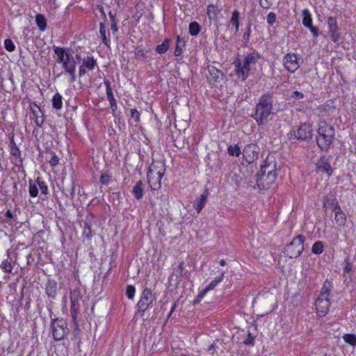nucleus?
<instances>
[{"label": "nucleus", "mask_w": 356, "mask_h": 356, "mask_svg": "<svg viewBox=\"0 0 356 356\" xmlns=\"http://www.w3.org/2000/svg\"><path fill=\"white\" fill-rule=\"evenodd\" d=\"M240 13L235 10L232 12L229 23L235 28V33L238 31L240 26Z\"/></svg>", "instance_id": "nucleus-30"}, {"label": "nucleus", "mask_w": 356, "mask_h": 356, "mask_svg": "<svg viewBox=\"0 0 356 356\" xmlns=\"http://www.w3.org/2000/svg\"><path fill=\"white\" fill-rule=\"evenodd\" d=\"M227 152L230 156L236 157H238L241 154V149L238 145H229L227 148Z\"/></svg>", "instance_id": "nucleus-42"}, {"label": "nucleus", "mask_w": 356, "mask_h": 356, "mask_svg": "<svg viewBox=\"0 0 356 356\" xmlns=\"http://www.w3.org/2000/svg\"><path fill=\"white\" fill-rule=\"evenodd\" d=\"M344 341L349 345L356 346V335L354 334H345L343 336Z\"/></svg>", "instance_id": "nucleus-44"}, {"label": "nucleus", "mask_w": 356, "mask_h": 356, "mask_svg": "<svg viewBox=\"0 0 356 356\" xmlns=\"http://www.w3.org/2000/svg\"><path fill=\"white\" fill-rule=\"evenodd\" d=\"M67 325L64 318H51L50 328L55 341L63 340L68 334L70 330Z\"/></svg>", "instance_id": "nucleus-8"}, {"label": "nucleus", "mask_w": 356, "mask_h": 356, "mask_svg": "<svg viewBox=\"0 0 356 356\" xmlns=\"http://www.w3.org/2000/svg\"><path fill=\"white\" fill-rule=\"evenodd\" d=\"M209 195V190L206 188L204 191L203 193L195 200L194 207L196 209L197 213H200L202 209L205 206V204L207 202Z\"/></svg>", "instance_id": "nucleus-19"}, {"label": "nucleus", "mask_w": 356, "mask_h": 356, "mask_svg": "<svg viewBox=\"0 0 356 356\" xmlns=\"http://www.w3.org/2000/svg\"><path fill=\"white\" fill-rule=\"evenodd\" d=\"M343 263L345 264L343 269V277L344 278L343 282L348 286L352 282L351 272L353 270V265L352 263L350 262V259L348 257H346L345 258Z\"/></svg>", "instance_id": "nucleus-17"}, {"label": "nucleus", "mask_w": 356, "mask_h": 356, "mask_svg": "<svg viewBox=\"0 0 356 356\" xmlns=\"http://www.w3.org/2000/svg\"><path fill=\"white\" fill-rule=\"evenodd\" d=\"M277 19V15L273 12H270L267 15V23L269 25H273Z\"/></svg>", "instance_id": "nucleus-55"}, {"label": "nucleus", "mask_w": 356, "mask_h": 356, "mask_svg": "<svg viewBox=\"0 0 356 356\" xmlns=\"http://www.w3.org/2000/svg\"><path fill=\"white\" fill-rule=\"evenodd\" d=\"M35 23L40 31H44L47 29V19L42 14H37Z\"/></svg>", "instance_id": "nucleus-31"}, {"label": "nucleus", "mask_w": 356, "mask_h": 356, "mask_svg": "<svg viewBox=\"0 0 356 356\" xmlns=\"http://www.w3.org/2000/svg\"><path fill=\"white\" fill-rule=\"evenodd\" d=\"M12 156L11 162L17 168H22L23 159L22 158L21 151L19 148H13L10 150Z\"/></svg>", "instance_id": "nucleus-21"}, {"label": "nucleus", "mask_w": 356, "mask_h": 356, "mask_svg": "<svg viewBox=\"0 0 356 356\" xmlns=\"http://www.w3.org/2000/svg\"><path fill=\"white\" fill-rule=\"evenodd\" d=\"M330 305V298L318 296L315 301L317 315L320 317L325 316L328 313Z\"/></svg>", "instance_id": "nucleus-12"}, {"label": "nucleus", "mask_w": 356, "mask_h": 356, "mask_svg": "<svg viewBox=\"0 0 356 356\" xmlns=\"http://www.w3.org/2000/svg\"><path fill=\"white\" fill-rule=\"evenodd\" d=\"M170 42V40L169 38H165L161 44L156 46L155 51L159 54H165L169 49Z\"/></svg>", "instance_id": "nucleus-33"}, {"label": "nucleus", "mask_w": 356, "mask_h": 356, "mask_svg": "<svg viewBox=\"0 0 356 356\" xmlns=\"http://www.w3.org/2000/svg\"><path fill=\"white\" fill-rule=\"evenodd\" d=\"M54 51L55 54L57 55V62L58 63H61L62 65L63 63L67 62L70 57V55L66 52L65 49L63 47L54 46Z\"/></svg>", "instance_id": "nucleus-20"}, {"label": "nucleus", "mask_w": 356, "mask_h": 356, "mask_svg": "<svg viewBox=\"0 0 356 356\" xmlns=\"http://www.w3.org/2000/svg\"><path fill=\"white\" fill-rule=\"evenodd\" d=\"M335 138V129L328 124L325 120L318 123L316 143L322 151H327L333 143Z\"/></svg>", "instance_id": "nucleus-4"}, {"label": "nucleus", "mask_w": 356, "mask_h": 356, "mask_svg": "<svg viewBox=\"0 0 356 356\" xmlns=\"http://www.w3.org/2000/svg\"><path fill=\"white\" fill-rule=\"evenodd\" d=\"M99 33L102 42L108 47L110 46V32L106 31L105 23L101 22L99 24Z\"/></svg>", "instance_id": "nucleus-25"}, {"label": "nucleus", "mask_w": 356, "mask_h": 356, "mask_svg": "<svg viewBox=\"0 0 356 356\" xmlns=\"http://www.w3.org/2000/svg\"><path fill=\"white\" fill-rule=\"evenodd\" d=\"M251 24H248L246 31L244 32L243 35L242 42H243L244 46H247L248 43L250 41V34H251Z\"/></svg>", "instance_id": "nucleus-49"}, {"label": "nucleus", "mask_w": 356, "mask_h": 356, "mask_svg": "<svg viewBox=\"0 0 356 356\" xmlns=\"http://www.w3.org/2000/svg\"><path fill=\"white\" fill-rule=\"evenodd\" d=\"M58 284L54 280L49 279L45 288V293L49 299H55L57 296Z\"/></svg>", "instance_id": "nucleus-18"}, {"label": "nucleus", "mask_w": 356, "mask_h": 356, "mask_svg": "<svg viewBox=\"0 0 356 356\" xmlns=\"http://www.w3.org/2000/svg\"><path fill=\"white\" fill-rule=\"evenodd\" d=\"M302 24L303 26L307 28V26L312 24V17L309 12V10L307 8L303 9L302 11Z\"/></svg>", "instance_id": "nucleus-32"}, {"label": "nucleus", "mask_w": 356, "mask_h": 356, "mask_svg": "<svg viewBox=\"0 0 356 356\" xmlns=\"http://www.w3.org/2000/svg\"><path fill=\"white\" fill-rule=\"evenodd\" d=\"M208 70L209 72L211 79H212L215 82L218 81L220 76H222L221 71H220L213 66L209 67Z\"/></svg>", "instance_id": "nucleus-39"}, {"label": "nucleus", "mask_w": 356, "mask_h": 356, "mask_svg": "<svg viewBox=\"0 0 356 356\" xmlns=\"http://www.w3.org/2000/svg\"><path fill=\"white\" fill-rule=\"evenodd\" d=\"M32 112V118L35 120V123L39 127H41L44 122V114L40 108L35 104L33 103L30 105Z\"/></svg>", "instance_id": "nucleus-15"}, {"label": "nucleus", "mask_w": 356, "mask_h": 356, "mask_svg": "<svg viewBox=\"0 0 356 356\" xmlns=\"http://www.w3.org/2000/svg\"><path fill=\"white\" fill-rule=\"evenodd\" d=\"M332 288V282L330 281H329L328 280H326L323 284L320 295L318 296L324 297V298H330Z\"/></svg>", "instance_id": "nucleus-29"}, {"label": "nucleus", "mask_w": 356, "mask_h": 356, "mask_svg": "<svg viewBox=\"0 0 356 356\" xmlns=\"http://www.w3.org/2000/svg\"><path fill=\"white\" fill-rule=\"evenodd\" d=\"M94 218L95 216L92 214V213H90L87 217L86 221L84 222L83 235L85 236L88 239H90L92 236L91 224L90 221H91Z\"/></svg>", "instance_id": "nucleus-26"}, {"label": "nucleus", "mask_w": 356, "mask_h": 356, "mask_svg": "<svg viewBox=\"0 0 356 356\" xmlns=\"http://www.w3.org/2000/svg\"><path fill=\"white\" fill-rule=\"evenodd\" d=\"M29 193L31 197H36L38 195V185L32 179L29 180Z\"/></svg>", "instance_id": "nucleus-38"}, {"label": "nucleus", "mask_w": 356, "mask_h": 356, "mask_svg": "<svg viewBox=\"0 0 356 356\" xmlns=\"http://www.w3.org/2000/svg\"><path fill=\"white\" fill-rule=\"evenodd\" d=\"M132 194L134 197L140 200L144 195V184L141 180L136 182L135 186L132 188Z\"/></svg>", "instance_id": "nucleus-24"}, {"label": "nucleus", "mask_w": 356, "mask_h": 356, "mask_svg": "<svg viewBox=\"0 0 356 356\" xmlns=\"http://www.w3.org/2000/svg\"><path fill=\"white\" fill-rule=\"evenodd\" d=\"M332 205L334 206L333 211L334 213L343 212L338 202L335 200L332 202Z\"/></svg>", "instance_id": "nucleus-61"}, {"label": "nucleus", "mask_w": 356, "mask_h": 356, "mask_svg": "<svg viewBox=\"0 0 356 356\" xmlns=\"http://www.w3.org/2000/svg\"><path fill=\"white\" fill-rule=\"evenodd\" d=\"M134 53L135 58L137 60L147 58V52L144 51L143 49L140 47H136Z\"/></svg>", "instance_id": "nucleus-53"}, {"label": "nucleus", "mask_w": 356, "mask_h": 356, "mask_svg": "<svg viewBox=\"0 0 356 356\" xmlns=\"http://www.w3.org/2000/svg\"><path fill=\"white\" fill-rule=\"evenodd\" d=\"M211 291V289H209V287L208 286H206L204 289H203L202 291H201L198 296H197V298H202L208 291Z\"/></svg>", "instance_id": "nucleus-64"}, {"label": "nucleus", "mask_w": 356, "mask_h": 356, "mask_svg": "<svg viewBox=\"0 0 356 356\" xmlns=\"http://www.w3.org/2000/svg\"><path fill=\"white\" fill-rule=\"evenodd\" d=\"M156 300V294L153 293L152 290L145 287L141 292L140 300L136 304L137 311L135 313V317L138 316L143 317L147 309L151 307Z\"/></svg>", "instance_id": "nucleus-7"}, {"label": "nucleus", "mask_w": 356, "mask_h": 356, "mask_svg": "<svg viewBox=\"0 0 356 356\" xmlns=\"http://www.w3.org/2000/svg\"><path fill=\"white\" fill-rule=\"evenodd\" d=\"M79 291H74L70 293V302H79Z\"/></svg>", "instance_id": "nucleus-60"}, {"label": "nucleus", "mask_w": 356, "mask_h": 356, "mask_svg": "<svg viewBox=\"0 0 356 356\" xmlns=\"http://www.w3.org/2000/svg\"><path fill=\"white\" fill-rule=\"evenodd\" d=\"M104 83L106 86V96H107V99L110 103L111 109L112 110L113 113H114L118 108V106H117L116 100L115 99L114 96H113V93L111 86V82L109 81L108 79H105L104 80Z\"/></svg>", "instance_id": "nucleus-16"}, {"label": "nucleus", "mask_w": 356, "mask_h": 356, "mask_svg": "<svg viewBox=\"0 0 356 356\" xmlns=\"http://www.w3.org/2000/svg\"><path fill=\"white\" fill-rule=\"evenodd\" d=\"M324 250V243L321 241H316L312 247V252L314 254H321Z\"/></svg>", "instance_id": "nucleus-40"}, {"label": "nucleus", "mask_w": 356, "mask_h": 356, "mask_svg": "<svg viewBox=\"0 0 356 356\" xmlns=\"http://www.w3.org/2000/svg\"><path fill=\"white\" fill-rule=\"evenodd\" d=\"M186 40L183 38H181L180 35H177L176 37V46L174 54L176 56H181L183 53V48L186 47Z\"/></svg>", "instance_id": "nucleus-28"}, {"label": "nucleus", "mask_w": 356, "mask_h": 356, "mask_svg": "<svg viewBox=\"0 0 356 356\" xmlns=\"http://www.w3.org/2000/svg\"><path fill=\"white\" fill-rule=\"evenodd\" d=\"M283 65L286 70L294 73L300 67L297 56L294 53H288L283 58Z\"/></svg>", "instance_id": "nucleus-13"}, {"label": "nucleus", "mask_w": 356, "mask_h": 356, "mask_svg": "<svg viewBox=\"0 0 356 356\" xmlns=\"http://www.w3.org/2000/svg\"><path fill=\"white\" fill-rule=\"evenodd\" d=\"M277 177L275 163L270 162L267 159L264 161L256 175L257 186L261 190H267L275 183Z\"/></svg>", "instance_id": "nucleus-3"}, {"label": "nucleus", "mask_w": 356, "mask_h": 356, "mask_svg": "<svg viewBox=\"0 0 356 356\" xmlns=\"http://www.w3.org/2000/svg\"><path fill=\"white\" fill-rule=\"evenodd\" d=\"M35 182H37V184L38 185V187L40 188L41 191V193L46 195L48 193V186L46 184L45 181H43L40 177H38L35 179Z\"/></svg>", "instance_id": "nucleus-45"}, {"label": "nucleus", "mask_w": 356, "mask_h": 356, "mask_svg": "<svg viewBox=\"0 0 356 356\" xmlns=\"http://www.w3.org/2000/svg\"><path fill=\"white\" fill-rule=\"evenodd\" d=\"M255 337L250 332L248 333L247 339L243 341V343L247 346H254Z\"/></svg>", "instance_id": "nucleus-58"}, {"label": "nucleus", "mask_w": 356, "mask_h": 356, "mask_svg": "<svg viewBox=\"0 0 356 356\" xmlns=\"http://www.w3.org/2000/svg\"><path fill=\"white\" fill-rule=\"evenodd\" d=\"M327 24L328 27V35L330 40L334 43H340L341 40V32L336 17H328L327 19Z\"/></svg>", "instance_id": "nucleus-10"}, {"label": "nucleus", "mask_w": 356, "mask_h": 356, "mask_svg": "<svg viewBox=\"0 0 356 356\" xmlns=\"http://www.w3.org/2000/svg\"><path fill=\"white\" fill-rule=\"evenodd\" d=\"M274 113L273 95L272 93L266 92L259 99L254 108V113L251 116L258 125H263L267 122L268 118Z\"/></svg>", "instance_id": "nucleus-2"}, {"label": "nucleus", "mask_w": 356, "mask_h": 356, "mask_svg": "<svg viewBox=\"0 0 356 356\" xmlns=\"http://www.w3.org/2000/svg\"><path fill=\"white\" fill-rule=\"evenodd\" d=\"M4 47L7 51H8L10 52H12V51H15V45L14 42H13V40L10 38H7L5 40Z\"/></svg>", "instance_id": "nucleus-54"}, {"label": "nucleus", "mask_w": 356, "mask_h": 356, "mask_svg": "<svg viewBox=\"0 0 356 356\" xmlns=\"http://www.w3.org/2000/svg\"><path fill=\"white\" fill-rule=\"evenodd\" d=\"M86 72H87V70L82 65H81L79 66V77H81L83 75H85L86 74Z\"/></svg>", "instance_id": "nucleus-63"}, {"label": "nucleus", "mask_w": 356, "mask_h": 356, "mask_svg": "<svg viewBox=\"0 0 356 356\" xmlns=\"http://www.w3.org/2000/svg\"><path fill=\"white\" fill-rule=\"evenodd\" d=\"M225 273L222 272L221 275L218 277H216L207 286L209 289H213L220 282H222L224 277Z\"/></svg>", "instance_id": "nucleus-51"}, {"label": "nucleus", "mask_w": 356, "mask_h": 356, "mask_svg": "<svg viewBox=\"0 0 356 356\" xmlns=\"http://www.w3.org/2000/svg\"><path fill=\"white\" fill-rule=\"evenodd\" d=\"M334 219L339 225H344L346 221V217L343 212L335 213Z\"/></svg>", "instance_id": "nucleus-46"}, {"label": "nucleus", "mask_w": 356, "mask_h": 356, "mask_svg": "<svg viewBox=\"0 0 356 356\" xmlns=\"http://www.w3.org/2000/svg\"><path fill=\"white\" fill-rule=\"evenodd\" d=\"M318 111L323 115H332L335 111V106L334 105V102L332 100L326 102L324 104L318 107Z\"/></svg>", "instance_id": "nucleus-22"}, {"label": "nucleus", "mask_w": 356, "mask_h": 356, "mask_svg": "<svg viewBox=\"0 0 356 356\" xmlns=\"http://www.w3.org/2000/svg\"><path fill=\"white\" fill-rule=\"evenodd\" d=\"M136 293V288L133 285H128L126 288V296L130 299L133 300Z\"/></svg>", "instance_id": "nucleus-52"}, {"label": "nucleus", "mask_w": 356, "mask_h": 356, "mask_svg": "<svg viewBox=\"0 0 356 356\" xmlns=\"http://www.w3.org/2000/svg\"><path fill=\"white\" fill-rule=\"evenodd\" d=\"M0 268L3 269V270L6 273H11L13 270V266L11 264V261H8V259H6L3 261L1 264L0 265Z\"/></svg>", "instance_id": "nucleus-50"}, {"label": "nucleus", "mask_w": 356, "mask_h": 356, "mask_svg": "<svg viewBox=\"0 0 356 356\" xmlns=\"http://www.w3.org/2000/svg\"><path fill=\"white\" fill-rule=\"evenodd\" d=\"M165 172V165L163 161L154 162L148 168L147 173V182L152 190L161 188V180Z\"/></svg>", "instance_id": "nucleus-6"}, {"label": "nucleus", "mask_w": 356, "mask_h": 356, "mask_svg": "<svg viewBox=\"0 0 356 356\" xmlns=\"http://www.w3.org/2000/svg\"><path fill=\"white\" fill-rule=\"evenodd\" d=\"M108 16L111 20V29L113 33H117L118 31V19L116 18L115 14H113L112 11L111 10L108 13Z\"/></svg>", "instance_id": "nucleus-41"}, {"label": "nucleus", "mask_w": 356, "mask_h": 356, "mask_svg": "<svg viewBox=\"0 0 356 356\" xmlns=\"http://www.w3.org/2000/svg\"><path fill=\"white\" fill-rule=\"evenodd\" d=\"M307 28L309 29L313 37L315 39L318 38L320 32H319V29L317 26H314L312 24L310 26H307Z\"/></svg>", "instance_id": "nucleus-56"}, {"label": "nucleus", "mask_w": 356, "mask_h": 356, "mask_svg": "<svg viewBox=\"0 0 356 356\" xmlns=\"http://www.w3.org/2000/svg\"><path fill=\"white\" fill-rule=\"evenodd\" d=\"M202 30V26L197 22H192L188 26V32L192 36H197Z\"/></svg>", "instance_id": "nucleus-35"}, {"label": "nucleus", "mask_w": 356, "mask_h": 356, "mask_svg": "<svg viewBox=\"0 0 356 356\" xmlns=\"http://www.w3.org/2000/svg\"><path fill=\"white\" fill-rule=\"evenodd\" d=\"M316 168L318 172H322L331 176L333 173V168L330 163V158L325 156H321L316 163Z\"/></svg>", "instance_id": "nucleus-14"}, {"label": "nucleus", "mask_w": 356, "mask_h": 356, "mask_svg": "<svg viewBox=\"0 0 356 356\" xmlns=\"http://www.w3.org/2000/svg\"><path fill=\"white\" fill-rule=\"evenodd\" d=\"M259 152L260 149L256 144H248L243 150V159L248 164H251L258 159Z\"/></svg>", "instance_id": "nucleus-11"}, {"label": "nucleus", "mask_w": 356, "mask_h": 356, "mask_svg": "<svg viewBox=\"0 0 356 356\" xmlns=\"http://www.w3.org/2000/svg\"><path fill=\"white\" fill-rule=\"evenodd\" d=\"M288 139L291 143L308 142L313 137V129L310 122H301L298 126H293L287 134Z\"/></svg>", "instance_id": "nucleus-5"}, {"label": "nucleus", "mask_w": 356, "mask_h": 356, "mask_svg": "<svg viewBox=\"0 0 356 356\" xmlns=\"http://www.w3.org/2000/svg\"><path fill=\"white\" fill-rule=\"evenodd\" d=\"M70 311H71V316L73 321V323L75 325V332L80 331V329L79 328V325L77 323V318L78 314L79 313V302H71V307H70Z\"/></svg>", "instance_id": "nucleus-23"}, {"label": "nucleus", "mask_w": 356, "mask_h": 356, "mask_svg": "<svg viewBox=\"0 0 356 356\" xmlns=\"http://www.w3.org/2000/svg\"><path fill=\"white\" fill-rule=\"evenodd\" d=\"M220 10H219L217 7V6H215L213 4H209L207 6V14L208 16V18L211 19H215L217 17V15L218 13H220Z\"/></svg>", "instance_id": "nucleus-34"}, {"label": "nucleus", "mask_w": 356, "mask_h": 356, "mask_svg": "<svg viewBox=\"0 0 356 356\" xmlns=\"http://www.w3.org/2000/svg\"><path fill=\"white\" fill-rule=\"evenodd\" d=\"M111 179V175L107 170L101 175L100 178H99V181L102 184L106 185L110 182Z\"/></svg>", "instance_id": "nucleus-47"}, {"label": "nucleus", "mask_w": 356, "mask_h": 356, "mask_svg": "<svg viewBox=\"0 0 356 356\" xmlns=\"http://www.w3.org/2000/svg\"><path fill=\"white\" fill-rule=\"evenodd\" d=\"M261 58V54L255 50L247 54L243 58H236L233 64L238 78L242 81H245L250 73L255 70L254 65Z\"/></svg>", "instance_id": "nucleus-1"}, {"label": "nucleus", "mask_w": 356, "mask_h": 356, "mask_svg": "<svg viewBox=\"0 0 356 356\" xmlns=\"http://www.w3.org/2000/svg\"><path fill=\"white\" fill-rule=\"evenodd\" d=\"M304 241L305 236L303 235L299 234L293 238L284 248V254L285 256L291 259L300 257L304 250Z\"/></svg>", "instance_id": "nucleus-9"}, {"label": "nucleus", "mask_w": 356, "mask_h": 356, "mask_svg": "<svg viewBox=\"0 0 356 356\" xmlns=\"http://www.w3.org/2000/svg\"><path fill=\"white\" fill-rule=\"evenodd\" d=\"M63 67L65 70V72L66 73L69 72H71L72 70H74L75 71V70H76V61L74 60H71L70 58L69 60L67 62L63 63Z\"/></svg>", "instance_id": "nucleus-43"}, {"label": "nucleus", "mask_w": 356, "mask_h": 356, "mask_svg": "<svg viewBox=\"0 0 356 356\" xmlns=\"http://www.w3.org/2000/svg\"><path fill=\"white\" fill-rule=\"evenodd\" d=\"M86 70H93L95 67H97V60L93 56H86L82 59L81 64Z\"/></svg>", "instance_id": "nucleus-27"}, {"label": "nucleus", "mask_w": 356, "mask_h": 356, "mask_svg": "<svg viewBox=\"0 0 356 356\" xmlns=\"http://www.w3.org/2000/svg\"><path fill=\"white\" fill-rule=\"evenodd\" d=\"M63 97L58 93L56 92L52 98V106L56 110H60L63 107Z\"/></svg>", "instance_id": "nucleus-37"}, {"label": "nucleus", "mask_w": 356, "mask_h": 356, "mask_svg": "<svg viewBox=\"0 0 356 356\" xmlns=\"http://www.w3.org/2000/svg\"><path fill=\"white\" fill-rule=\"evenodd\" d=\"M46 154H49L50 158L49 163L51 167H55L59 163V159L56 156V153L49 148H47L45 150Z\"/></svg>", "instance_id": "nucleus-36"}, {"label": "nucleus", "mask_w": 356, "mask_h": 356, "mask_svg": "<svg viewBox=\"0 0 356 356\" xmlns=\"http://www.w3.org/2000/svg\"><path fill=\"white\" fill-rule=\"evenodd\" d=\"M292 97L293 98H298V99H302L304 97L303 93L296 90L293 92Z\"/></svg>", "instance_id": "nucleus-62"}, {"label": "nucleus", "mask_w": 356, "mask_h": 356, "mask_svg": "<svg viewBox=\"0 0 356 356\" xmlns=\"http://www.w3.org/2000/svg\"><path fill=\"white\" fill-rule=\"evenodd\" d=\"M184 268V261H181L179 264L177 269L175 270L177 277H182Z\"/></svg>", "instance_id": "nucleus-59"}, {"label": "nucleus", "mask_w": 356, "mask_h": 356, "mask_svg": "<svg viewBox=\"0 0 356 356\" xmlns=\"http://www.w3.org/2000/svg\"><path fill=\"white\" fill-rule=\"evenodd\" d=\"M4 216L7 218L6 222L10 225L17 221V216L14 215L10 210H7L4 214Z\"/></svg>", "instance_id": "nucleus-48"}, {"label": "nucleus", "mask_w": 356, "mask_h": 356, "mask_svg": "<svg viewBox=\"0 0 356 356\" xmlns=\"http://www.w3.org/2000/svg\"><path fill=\"white\" fill-rule=\"evenodd\" d=\"M130 113L131 118L134 119L135 122H139L140 120V113L138 111V110L136 108H131Z\"/></svg>", "instance_id": "nucleus-57"}]
</instances>
